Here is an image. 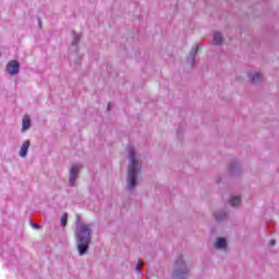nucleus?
Returning <instances> with one entry per match:
<instances>
[{"label": "nucleus", "mask_w": 279, "mask_h": 279, "mask_svg": "<svg viewBox=\"0 0 279 279\" xmlns=\"http://www.w3.org/2000/svg\"><path fill=\"white\" fill-rule=\"evenodd\" d=\"M82 216L76 215V229H75V239H76V248L78 256H84L88 253L90 243H93V225L80 222Z\"/></svg>", "instance_id": "f257e3e1"}, {"label": "nucleus", "mask_w": 279, "mask_h": 279, "mask_svg": "<svg viewBox=\"0 0 279 279\" xmlns=\"http://www.w3.org/2000/svg\"><path fill=\"white\" fill-rule=\"evenodd\" d=\"M129 151V166L126 169V189L130 193H134L138 186V175H141V165L136 158V151L133 147L128 148Z\"/></svg>", "instance_id": "f03ea898"}, {"label": "nucleus", "mask_w": 279, "mask_h": 279, "mask_svg": "<svg viewBox=\"0 0 279 279\" xmlns=\"http://www.w3.org/2000/svg\"><path fill=\"white\" fill-rule=\"evenodd\" d=\"M171 276L173 279L191 278V267L189 266V263H186V259H184V255H179L175 258Z\"/></svg>", "instance_id": "7ed1b4c3"}, {"label": "nucleus", "mask_w": 279, "mask_h": 279, "mask_svg": "<svg viewBox=\"0 0 279 279\" xmlns=\"http://www.w3.org/2000/svg\"><path fill=\"white\" fill-rule=\"evenodd\" d=\"M83 166L80 163H74L69 169L68 183L71 189L75 187V181L80 180V173L82 172Z\"/></svg>", "instance_id": "20e7f679"}, {"label": "nucleus", "mask_w": 279, "mask_h": 279, "mask_svg": "<svg viewBox=\"0 0 279 279\" xmlns=\"http://www.w3.org/2000/svg\"><path fill=\"white\" fill-rule=\"evenodd\" d=\"M5 72L13 77L19 75L21 73V63L16 60H10L5 65Z\"/></svg>", "instance_id": "39448f33"}, {"label": "nucleus", "mask_w": 279, "mask_h": 279, "mask_svg": "<svg viewBox=\"0 0 279 279\" xmlns=\"http://www.w3.org/2000/svg\"><path fill=\"white\" fill-rule=\"evenodd\" d=\"M202 49L199 44H195L186 58V62L189 65H191V69H195V61L197 60V52Z\"/></svg>", "instance_id": "423d86ee"}, {"label": "nucleus", "mask_w": 279, "mask_h": 279, "mask_svg": "<svg viewBox=\"0 0 279 279\" xmlns=\"http://www.w3.org/2000/svg\"><path fill=\"white\" fill-rule=\"evenodd\" d=\"M229 173L230 175H241V173H243V169L241 168V162H239V160L234 159L230 162Z\"/></svg>", "instance_id": "0eeeda50"}, {"label": "nucleus", "mask_w": 279, "mask_h": 279, "mask_svg": "<svg viewBox=\"0 0 279 279\" xmlns=\"http://www.w3.org/2000/svg\"><path fill=\"white\" fill-rule=\"evenodd\" d=\"M215 220L218 223H221V221H228V211L225 209H219L214 213Z\"/></svg>", "instance_id": "6e6552de"}, {"label": "nucleus", "mask_w": 279, "mask_h": 279, "mask_svg": "<svg viewBox=\"0 0 279 279\" xmlns=\"http://www.w3.org/2000/svg\"><path fill=\"white\" fill-rule=\"evenodd\" d=\"M250 84H259L263 82V73L262 72H254L247 74Z\"/></svg>", "instance_id": "1a4fd4ad"}, {"label": "nucleus", "mask_w": 279, "mask_h": 279, "mask_svg": "<svg viewBox=\"0 0 279 279\" xmlns=\"http://www.w3.org/2000/svg\"><path fill=\"white\" fill-rule=\"evenodd\" d=\"M214 247L216 250H227L228 248V240L226 238H217L214 243Z\"/></svg>", "instance_id": "9d476101"}, {"label": "nucleus", "mask_w": 279, "mask_h": 279, "mask_svg": "<svg viewBox=\"0 0 279 279\" xmlns=\"http://www.w3.org/2000/svg\"><path fill=\"white\" fill-rule=\"evenodd\" d=\"M32 145V142L29 140H26L20 149V156L21 158L27 157V151H29V146Z\"/></svg>", "instance_id": "9b49d317"}, {"label": "nucleus", "mask_w": 279, "mask_h": 279, "mask_svg": "<svg viewBox=\"0 0 279 279\" xmlns=\"http://www.w3.org/2000/svg\"><path fill=\"white\" fill-rule=\"evenodd\" d=\"M82 40V34H78L77 32L75 31H72V47H77V45H80Z\"/></svg>", "instance_id": "f8f14e48"}, {"label": "nucleus", "mask_w": 279, "mask_h": 279, "mask_svg": "<svg viewBox=\"0 0 279 279\" xmlns=\"http://www.w3.org/2000/svg\"><path fill=\"white\" fill-rule=\"evenodd\" d=\"M29 128H32V119L29 118V116H25L22 122V132H27Z\"/></svg>", "instance_id": "ddd939ff"}, {"label": "nucleus", "mask_w": 279, "mask_h": 279, "mask_svg": "<svg viewBox=\"0 0 279 279\" xmlns=\"http://www.w3.org/2000/svg\"><path fill=\"white\" fill-rule=\"evenodd\" d=\"M214 45L221 47L223 45V35L219 32L214 34Z\"/></svg>", "instance_id": "4468645a"}, {"label": "nucleus", "mask_w": 279, "mask_h": 279, "mask_svg": "<svg viewBox=\"0 0 279 279\" xmlns=\"http://www.w3.org/2000/svg\"><path fill=\"white\" fill-rule=\"evenodd\" d=\"M230 204L233 208H236L241 204V196H231Z\"/></svg>", "instance_id": "2eb2a0df"}, {"label": "nucleus", "mask_w": 279, "mask_h": 279, "mask_svg": "<svg viewBox=\"0 0 279 279\" xmlns=\"http://www.w3.org/2000/svg\"><path fill=\"white\" fill-rule=\"evenodd\" d=\"M68 221H69V214H63L61 216V226H62V228H66Z\"/></svg>", "instance_id": "dca6fc26"}, {"label": "nucleus", "mask_w": 279, "mask_h": 279, "mask_svg": "<svg viewBox=\"0 0 279 279\" xmlns=\"http://www.w3.org/2000/svg\"><path fill=\"white\" fill-rule=\"evenodd\" d=\"M135 269L137 274H143V262L138 260Z\"/></svg>", "instance_id": "f3484780"}, {"label": "nucleus", "mask_w": 279, "mask_h": 279, "mask_svg": "<svg viewBox=\"0 0 279 279\" xmlns=\"http://www.w3.org/2000/svg\"><path fill=\"white\" fill-rule=\"evenodd\" d=\"M74 64H82V56H77L74 60Z\"/></svg>", "instance_id": "a211bd4d"}, {"label": "nucleus", "mask_w": 279, "mask_h": 279, "mask_svg": "<svg viewBox=\"0 0 279 279\" xmlns=\"http://www.w3.org/2000/svg\"><path fill=\"white\" fill-rule=\"evenodd\" d=\"M32 228H35L36 230H40V225L36 222H32Z\"/></svg>", "instance_id": "6ab92c4d"}, {"label": "nucleus", "mask_w": 279, "mask_h": 279, "mask_svg": "<svg viewBox=\"0 0 279 279\" xmlns=\"http://www.w3.org/2000/svg\"><path fill=\"white\" fill-rule=\"evenodd\" d=\"M269 245L270 247H274V245H276V240H270Z\"/></svg>", "instance_id": "aec40b11"}]
</instances>
